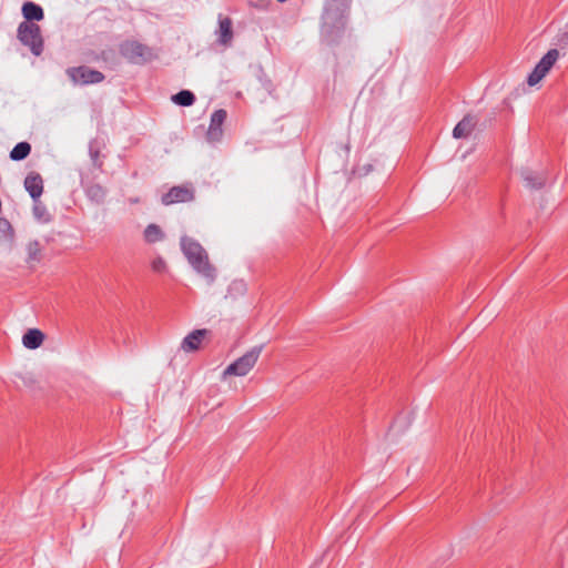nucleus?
<instances>
[{"mask_svg": "<svg viewBox=\"0 0 568 568\" xmlns=\"http://www.w3.org/2000/svg\"><path fill=\"white\" fill-rule=\"evenodd\" d=\"M128 202H129L130 204H138V203H140V202H141V200H140V197H139V196H135V197H129V199H128Z\"/></svg>", "mask_w": 568, "mask_h": 568, "instance_id": "28", "label": "nucleus"}, {"mask_svg": "<svg viewBox=\"0 0 568 568\" xmlns=\"http://www.w3.org/2000/svg\"><path fill=\"white\" fill-rule=\"evenodd\" d=\"M209 333L210 331L206 328L194 329L183 338L181 343V348L185 352L199 351L202 341Z\"/></svg>", "mask_w": 568, "mask_h": 568, "instance_id": "11", "label": "nucleus"}, {"mask_svg": "<svg viewBox=\"0 0 568 568\" xmlns=\"http://www.w3.org/2000/svg\"><path fill=\"white\" fill-rule=\"evenodd\" d=\"M24 187L32 200H38L43 193V179L38 172H30L24 179Z\"/></svg>", "mask_w": 568, "mask_h": 568, "instance_id": "12", "label": "nucleus"}, {"mask_svg": "<svg viewBox=\"0 0 568 568\" xmlns=\"http://www.w3.org/2000/svg\"><path fill=\"white\" fill-rule=\"evenodd\" d=\"M143 237L146 243H156L164 239V233L161 227L156 224H149L144 232Z\"/></svg>", "mask_w": 568, "mask_h": 568, "instance_id": "21", "label": "nucleus"}, {"mask_svg": "<svg viewBox=\"0 0 568 568\" xmlns=\"http://www.w3.org/2000/svg\"><path fill=\"white\" fill-rule=\"evenodd\" d=\"M32 213L34 219L41 223H49L52 220L47 206L39 199L33 200Z\"/></svg>", "mask_w": 568, "mask_h": 568, "instance_id": "20", "label": "nucleus"}, {"mask_svg": "<svg viewBox=\"0 0 568 568\" xmlns=\"http://www.w3.org/2000/svg\"><path fill=\"white\" fill-rule=\"evenodd\" d=\"M31 144L27 141L17 143L9 153V158L12 161L19 162L27 159L31 153Z\"/></svg>", "mask_w": 568, "mask_h": 568, "instance_id": "16", "label": "nucleus"}, {"mask_svg": "<svg viewBox=\"0 0 568 568\" xmlns=\"http://www.w3.org/2000/svg\"><path fill=\"white\" fill-rule=\"evenodd\" d=\"M272 2V0H256L252 4L261 10H264L268 7V4Z\"/></svg>", "mask_w": 568, "mask_h": 568, "instance_id": "26", "label": "nucleus"}, {"mask_svg": "<svg viewBox=\"0 0 568 568\" xmlns=\"http://www.w3.org/2000/svg\"><path fill=\"white\" fill-rule=\"evenodd\" d=\"M17 39L28 48L34 57H40L44 50V39L39 24L20 23L17 29Z\"/></svg>", "mask_w": 568, "mask_h": 568, "instance_id": "4", "label": "nucleus"}, {"mask_svg": "<svg viewBox=\"0 0 568 568\" xmlns=\"http://www.w3.org/2000/svg\"><path fill=\"white\" fill-rule=\"evenodd\" d=\"M227 113L224 109L215 110L211 115L210 125L206 132V138L211 142H217L223 136V123L225 122Z\"/></svg>", "mask_w": 568, "mask_h": 568, "instance_id": "8", "label": "nucleus"}, {"mask_svg": "<svg viewBox=\"0 0 568 568\" xmlns=\"http://www.w3.org/2000/svg\"><path fill=\"white\" fill-rule=\"evenodd\" d=\"M101 57L105 59V51H102Z\"/></svg>", "mask_w": 568, "mask_h": 568, "instance_id": "30", "label": "nucleus"}, {"mask_svg": "<svg viewBox=\"0 0 568 568\" xmlns=\"http://www.w3.org/2000/svg\"><path fill=\"white\" fill-rule=\"evenodd\" d=\"M520 175L525 181L526 186L531 190H539L544 187L546 183L545 176L536 174L530 169H523Z\"/></svg>", "mask_w": 568, "mask_h": 568, "instance_id": "15", "label": "nucleus"}, {"mask_svg": "<svg viewBox=\"0 0 568 568\" xmlns=\"http://www.w3.org/2000/svg\"><path fill=\"white\" fill-rule=\"evenodd\" d=\"M263 346H254L248 352H246L243 356L239 357L232 364H230L225 371L224 375H234V376H245L257 362L260 354L262 352Z\"/></svg>", "mask_w": 568, "mask_h": 568, "instance_id": "5", "label": "nucleus"}, {"mask_svg": "<svg viewBox=\"0 0 568 568\" xmlns=\"http://www.w3.org/2000/svg\"><path fill=\"white\" fill-rule=\"evenodd\" d=\"M42 247L40 245V242L34 240L28 243L27 245V253L28 258L27 262H40L42 255Z\"/></svg>", "mask_w": 568, "mask_h": 568, "instance_id": "22", "label": "nucleus"}, {"mask_svg": "<svg viewBox=\"0 0 568 568\" xmlns=\"http://www.w3.org/2000/svg\"><path fill=\"white\" fill-rule=\"evenodd\" d=\"M24 20L21 23H36L44 19L42 7L33 1H26L21 8Z\"/></svg>", "mask_w": 568, "mask_h": 568, "instance_id": "10", "label": "nucleus"}, {"mask_svg": "<svg viewBox=\"0 0 568 568\" xmlns=\"http://www.w3.org/2000/svg\"><path fill=\"white\" fill-rule=\"evenodd\" d=\"M477 124L476 116L471 114H466L454 128L453 136L455 139H465L468 138L474 131Z\"/></svg>", "mask_w": 568, "mask_h": 568, "instance_id": "13", "label": "nucleus"}, {"mask_svg": "<svg viewBox=\"0 0 568 568\" xmlns=\"http://www.w3.org/2000/svg\"><path fill=\"white\" fill-rule=\"evenodd\" d=\"M195 197L194 189L191 184L172 186L166 193L162 194L161 203L165 206L186 203L193 201Z\"/></svg>", "mask_w": 568, "mask_h": 568, "instance_id": "7", "label": "nucleus"}, {"mask_svg": "<svg viewBox=\"0 0 568 568\" xmlns=\"http://www.w3.org/2000/svg\"><path fill=\"white\" fill-rule=\"evenodd\" d=\"M278 2H285L286 0H277Z\"/></svg>", "mask_w": 568, "mask_h": 568, "instance_id": "31", "label": "nucleus"}, {"mask_svg": "<svg viewBox=\"0 0 568 568\" xmlns=\"http://www.w3.org/2000/svg\"><path fill=\"white\" fill-rule=\"evenodd\" d=\"M85 194L91 201L100 204L104 202L106 191L102 185L93 183L87 187Z\"/></svg>", "mask_w": 568, "mask_h": 568, "instance_id": "19", "label": "nucleus"}, {"mask_svg": "<svg viewBox=\"0 0 568 568\" xmlns=\"http://www.w3.org/2000/svg\"><path fill=\"white\" fill-rule=\"evenodd\" d=\"M559 58V51L557 49H550L536 64L541 71L547 74L557 59Z\"/></svg>", "mask_w": 568, "mask_h": 568, "instance_id": "18", "label": "nucleus"}, {"mask_svg": "<svg viewBox=\"0 0 568 568\" xmlns=\"http://www.w3.org/2000/svg\"><path fill=\"white\" fill-rule=\"evenodd\" d=\"M14 231L11 223L6 217H0V239L11 240Z\"/></svg>", "mask_w": 568, "mask_h": 568, "instance_id": "23", "label": "nucleus"}, {"mask_svg": "<svg viewBox=\"0 0 568 568\" xmlns=\"http://www.w3.org/2000/svg\"><path fill=\"white\" fill-rule=\"evenodd\" d=\"M90 152H91L92 158H97V156L99 155V151H94V152H93V151L91 150Z\"/></svg>", "mask_w": 568, "mask_h": 568, "instance_id": "29", "label": "nucleus"}, {"mask_svg": "<svg viewBox=\"0 0 568 568\" xmlns=\"http://www.w3.org/2000/svg\"><path fill=\"white\" fill-rule=\"evenodd\" d=\"M546 74L539 69L537 65L534 68V70L529 73L527 78V83L530 87L536 85Z\"/></svg>", "mask_w": 568, "mask_h": 568, "instance_id": "24", "label": "nucleus"}, {"mask_svg": "<svg viewBox=\"0 0 568 568\" xmlns=\"http://www.w3.org/2000/svg\"><path fill=\"white\" fill-rule=\"evenodd\" d=\"M44 337L43 332L40 329L29 328L22 337V343L24 347L36 349L42 345Z\"/></svg>", "mask_w": 568, "mask_h": 568, "instance_id": "14", "label": "nucleus"}, {"mask_svg": "<svg viewBox=\"0 0 568 568\" xmlns=\"http://www.w3.org/2000/svg\"><path fill=\"white\" fill-rule=\"evenodd\" d=\"M181 248L192 267L210 281L215 278V268L210 264L203 246L190 236H182Z\"/></svg>", "mask_w": 568, "mask_h": 568, "instance_id": "2", "label": "nucleus"}, {"mask_svg": "<svg viewBox=\"0 0 568 568\" xmlns=\"http://www.w3.org/2000/svg\"><path fill=\"white\" fill-rule=\"evenodd\" d=\"M67 74L74 82L81 85L97 84L104 81L105 75L87 65L72 67L67 70Z\"/></svg>", "mask_w": 568, "mask_h": 568, "instance_id": "6", "label": "nucleus"}, {"mask_svg": "<svg viewBox=\"0 0 568 568\" xmlns=\"http://www.w3.org/2000/svg\"><path fill=\"white\" fill-rule=\"evenodd\" d=\"M556 45H559L561 49L568 47V24L557 34Z\"/></svg>", "mask_w": 568, "mask_h": 568, "instance_id": "25", "label": "nucleus"}, {"mask_svg": "<svg viewBox=\"0 0 568 568\" xmlns=\"http://www.w3.org/2000/svg\"><path fill=\"white\" fill-rule=\"evenodd\" d=\"M352 0H325L322 13V34L329 43H336L346 27Z\"/></svg>", "mask_w": 568, "mask_h": 568, "instance_id": "1", "label": "nucleus"}, {"mask_svg": "<svg viewBox=\"0 0 568 568\" xmlns=\"http://www.w3.org/2000/svg\"><path fill=\"white\" fill-rule=\"evenodd\" d=\"M119 53L129 63L144 65L154 59L152 48L133 39H126L119 44Z\"/></svg>", "mask_w": 568, "mask_h": 568, "instance_id": "3", "label": "nucleus"}, {"mask_svg": "<svg viewBox=\"0 0 568 568\" xmlns=\"http://www.w3.org/2000/svg\"><path fill=\"white\" fill-rule=\"evenodd\" d=\"M152 267L154 271H161L164 267V261L162 258L153 261Z\"/></svg>", "mask_w": 568, "mask_h": 568, "instance_id": "27", "label": "nucleus"}, {"mask_svg": "<svg viewBox=\"0 0 568 568\" xmlns=\"http://www.w3.org/2000/svg\"><path fill=\"white\" fill-rule=\"evenodd\" d=\"M172 102L180 106H191L194 104L196 98L195 94L190 90H181L173 94L171 98Z\"/></svg>", "mask_w": 568, "mask_h": 568, "instance_id": "17", "label": "nucleus"}, {"mask_svg": "<svg viewBox=\"0 0 568 568\" xmlns=\"http://www.w3.org/2000/svg\"><path fill=\"white\" fill-rule=\"evenodd\" d=\"M217 34V42L222 45H231L234 37L233 22L231 18L219 16V29L215 31Z\"/></svg>", "mask_w": 568, "mask_h": 568, "instance_id": "9", "label": "nucleus"}]
</instances>
